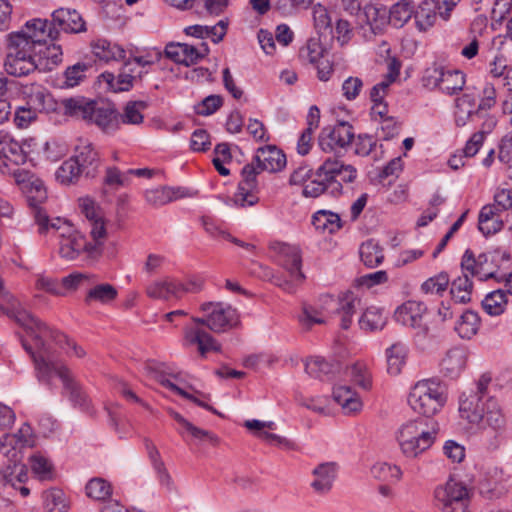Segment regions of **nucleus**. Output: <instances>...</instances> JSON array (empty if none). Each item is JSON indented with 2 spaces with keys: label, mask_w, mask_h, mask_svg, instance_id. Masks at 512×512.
I'll list each match as a JSON object with an SVG mask.
<instances>
[{
  "label": "nucleus",
  "mask_w": 512,
  "mask_h": 512,
  "mask_svg": "<svg viewBox=\"0 0 512 512\" xmlns=\"http://www.w3.org/2000/svg\"><path fill=\"white\" fill-rule=\"evenodd\" d=\"M0 308L10 319L24 328L33 338L38 351L34 352L32 350V352L36 356H43L46 360H51L46 349L45 338L52 339L60 348L66 351L68 356L82 358L86 355L83 347L69 339L65 334L49 327L46 323L23 308L18 302H12L9 306L5 308L0 306Z\"/></svg>",
  "instance_id": "1"
},
{
  "label": "nucleus",
  "mask_w": 512,
  "mask_h": 512,
  "mask_svg": "<svg viewBox=\"0 0 512 512\" xmlns=\"http://www.w3.org/2000/svg\"><path fill=\"white\" fill-rule=\"evenodd\" d=\"M356 177L357 170L352 165L327 158L315 171L314 179L304 185L302 194L311 198L325 193L336 197L342 194V182L352 183Z\"/></svg>",
  "instance_id": "2"
},
{
  "label": "nucleus",
  "mask_w": 512,
  "mask_h": 512,
  "mask_svg": "<svg viewBox=\"0 0 512 512\" xmlns=\"http://www.w3.org/2000/svg\"><path fill=\"white\" fill-rule=\"evenodd\" d=\"M23 348L31 355L37 379L50 385L52 375L58 376L62 383L64 391L69 395L70 401L81 408L88 407V399L80 384L71 375L69 368L62 362L46 360L43 356H36L32 352V347L25 341H22Z\"/></svg>",
  "instance_id": "3"
},
{
  "label": "nucleus",
  "mask_w": 512,
  "mask_h": 512,
  "mask_svg": "<svg viewBox=\"0 0 512 512\" xmlns=\"http://www.w3.org/2000/svg\"><path fill=\"white\" fill-rule=\"evenodd\" d=\"M439 430L438 423L432 418H417L404 423L397 434L402 453L409 458L417 457L432 446Z\"/></svg>",
  "instance_id": "4"
},
{
  "label": "nucleus",
  "mask_w": 512,
  "mask_h": 512,
  "mask_svg": "<svg viewBox=\"0 0 512 512\" xmlns=\"http://www.w3.org/2000/svg\"><path fill=\"white\" fill-rule=\"evenodd\" d=\"M5 71L15 77L27 76L39 67L36 49L18 34H7Z\"/></svg>",
  "instance_id": "5"
},
{
  "label": "nucleus",
  "mask_w": 512,
  "mask_h": 512,
  "mask_svg": "<svg viewBox=\"0 0 512 512\" xmlns=\"http://www.w3.org/2000/svg\"><path fill=\"white\" fill-rule=\"evenodd\" d=\"M447 401L445 387L433 380L417 382L408 396L410 407L417 413L430 418L439 412Z\"/></svg>",
  "instance_id": "6"
},
{
  "label": "nucleus",
  "mask_w": 512,
  "mask_h": 512,
  "mask_svg": "<svg viewBox=\"0 0 512 512\" xmlns=\"http://www.w3.org/2000/svg\"><path fill=\"white\" fill-rule=\"evenodd\" d=\"M59 256L65 261H76L81 259L86 263H94L103 253V241L92 239L88 241L81 232L59 240Z\"/></svg>",
  "instance_id": "7"
},
{
  "label": "nucleus",
  "mask_w": 512,
  "mask_h": 512,
  "mask_svg": "<svg viewBox=\"0 0 512 512\" xmlns=\"http://www.w3.org/2000/svg\"><path fill=\"white\" fill-rule=\"evenodd\" d=\"M434 505L441 512H470V492L467 486L454 478L434 490Z\"/></svg>",
  "instance_id": "8"
},
{
  "label": "nucleus",
  "mask_w": 512,
  "mask_h": 512,
  "mask_svg": "<svg viewBox=\"0 0 512 512\" xmlns=\"http://www.w3.org/2000/svg\"><path fill=\"white\" fill-rule=\"evenodd\" d=\"M355 137L353 126L347 121H338L333 126L324 127L318 137V144L325 153L342 156Z\"/></svg>",
  "instance_id": "9"
},
{
  "label": "nucleus",
  "mask_w": 512,
  "mask_h": 512,
  "mask_svg": "<svg viewBox=\"0 0 512 512\" xmlns=\"http://www.w3.org/2000/svg\"><path fill=\"white\" fill-rule=\"evenodd\" d=\"M491 383L489 374H482L476 382V390L471 391L468 395L463 393L460 397L459 411L462 418L467 419L470 423H478L483 417L486 410V402H483L487 395V389Z\"/></svg>",
  "instance_id": "10"
},
{
  "label": "nucleus",
  "mask_w": 512,
  "mask_h": 512,
  "mask_svg": "<svg viewBox=\"0 0 512 512\" xmlns=\"http://www.w3.org/2000/svg\"><path fill=\"white\" fill-rule=\"evenodd\" d=\"M201 310L208 313V328L221 333L236 327L239 324L238 311L231 305L222 302H206Z\"/></svg>",
  "instance_id": "11"
},
{
  "label": "nucleus",
  "mask_w": 512,
  "mask_h": 512,
  "mask_svg": "<svg viewBox=\"0 0 512 512\" xmlns=\"http://www.w3.org/2000/svg\"><path fill=\"white\" fill-rule=\"evenodd\" d=\"M426 311L427 307L424 303L407 301L397 308L394 317L398 323L415 329V337L418 340H424L429 332V328L424 322Z\"/></svg>",
  "instance_id": "12"
},
{
  "label": "nucleus",
  "mask_w": 512,
  "mask_h": 512,
  "mask_svg": "<svg viewBox=\"0 0 512 512\" xmlns=\"http://www.w3.org/2000/svg\"><path fill=\"white\" fill-rule=\"evenodd\" d=\"M262 171L252 161L246 164L241 170L242 180L238 184V190L234 195L235 204L245 207L253 206L258 203V181L257 175Z\"/></svg>",
  "instance_id": "13"
},
{
  "label": "nucleus",
  "mask_w": 512,
  "mask_h": 512,
  "mask_svg": "<svg viewBox=\"0 0 512 512\" xmlns=\"http://www.w3.org/2000/svg\"><path fill=\"white\" fill-rule=\"evenodd\" d=\"M9 34L22 36L28 42V45L34 49L46 44L48 40L57 41V32L48 19L34 18L28 20L20 30Z\"/></svg>",
  "instance_id": "14"
},
{
  "label": "nucleus",
  "mask_w": 512,
  "mask_h": 512,
  "mask_svg": "<svg viewBox=\"0 0 512 512\" xmlns=\"http://www.w3.org/2000/svg\"><path fill=\"white\" fill-rule=\"evenodd\" d=\"M325 308H331L334 314L340 316V325L342 329H349L352 324V318L360 307V299L351 291L343 293L338 298L327 295L322 298Z\"/></svg>",
  "instance_id": "15"
},
{
  "label": "nucleus",
  "mask_w": 512,
  "mask_h": 512,
  "mask_svg": "<svg viewBox=\"0 0 512 512\" xmlns=\"http://www.w3.org/2000/svg\"><path fill=\"white\" fill-rule=\"evenodd\" d=\"M51 26L57 32V41L63 35L80 33L86 30L85 22L76 9L60 7L51 14Z\"/></svg>",
  "instance_id": "16"
},
{
  "label": "nucleus",
  "mask_w": 512,
  "mask_h": 512,
  "mask_svg": "<svg viewBox=\"0 0 512 512\" xmlns=\"http://www.w3.org/2000/svg\"><path fill=\"white\" fill-rule=\"evenodd\" d=\"M34 445V435L31 426L23 423L17 433L5 434L0 440V452L9 460H17L20 450Z\"/></svg>",
  "instance_id": "17"
},
{
  "label": "nucleus",
  "mask_w": 512,
  "mask_h": 512,
  "mask_svg": "<svg viewBox=\"0 0 512 512\" xmlns=\"http://www.w3.org/2000/svg\"><path fill=\"white\" fill-rule=\"evenodd\" d=\"M147 368H148V371L151 373L152 377L157 382H159L163 387L169 389L170 391L174 392L175 394H178V395L182 396L183 398H185L187 400L192 401L193 403H195L199 407H202V408L212 412L213 414H216L218 416H222V414L219 411H217L214 407L210 406L208 403H206L205 401L201 400L199 397L195 396L194 394L188 393L187 391H185L184 389L180 388L175 383L170 381L167 378V375L172 376L174 379H177L178 376L177 375H172L171 373H169L166 370L167 367H166L165 364H163V363H161V364L160 363L149 364L147 366Z\"/></svg>",
  "instance_id": "18"
},
{
  "label": "nucleus",
  "mask_w": 512,
  "mask_h": 512,
  "mask_svg": "<svg viewBox=\"0 0 512 512\" xmlns=\"http://www.w3.org/2000/svg\"><path fill=\"white\" fill-rule=\"evenodd\" d=\"M196 327L185 329V339L191 345H197L201 356H205L210 351H220L221 346L207 331L200 326L208 327V314L206 317H193Z\"/></svg>",
  "instance_id": "19"
},
{
  "label": "nucleus",
  "mask_w": 512,
  "mask_h": 512,
  "mask_svg": "<svg viewBox=\"0 0 512 512\" xmlns=\"http://www.w3.org/2000/svg\"><path fill=\"white\" fill-rule=\"evenodd\" d=\"M271 249L278 253L281 265L294 281L302 282L305 279L301 270L302 257L298 247L275 242L271 244Z\"/></svg>",
  "instance_id": "20"
},
{
  "label": "nucleus",
  "mask_w": 512,
  "mask_h": 512,
  "mask_svg": "<svg viewBox=\"0 0 512 512\" xmlns=\"http://www.w3.org/2000/svg\"><path fill=\"white\" fill-rule=\"evenodd\" d=\"M143 73L142 70H138V72L135 73L133 63L124 62L117 76L111 72H104L100 77L108 84L113 92H125L129 91L134 84L142 81Z\"/></svg>",
  "instance_id": "21"
},
{
  "label": "nucleus",
  "mask_w": 512,
  "mask_h": 512,
  "mask_svg": "<svg viewBox=\"0 0 512 512\" xmlns=\"http://www.w3.org/2000/svg\"><path fill=\"white\" fill-rule=\"evenodd\" d=\"M24 95L27 98V104L32 106L35 111L46 114L58 112L61 107V101L58 102L52 94L39 84H31L24 88Z\"/></svg>",
  "instance_id": "22"
},
{
  "label": "nucleus",
  "mask_w": 512,
  "mask_h": 512,
  "mask_svg": "<svg viewBox=\"0 0 512 512\" xmlns=\"http://www.w3.org/2000/svg\"><path fill=\"white\" fill-rule=\"evenodd\" d=\"M252 161L262 172L281 171L287 162L283 151L272 145L258 148Z\"/></svg>",
  "instance_id": "23"
},
{
  "label": "nucleus",
  "mask_w": 512,
  "mask_h": 512,
  "mask_svg": "<svg viewBox=\"0 0 512 512\" xmlns=\"http://www.w3.org/2000/svg\"><path fill=\"white\" fill-rule=\"evenodd\" d=\"M79 208L91 225L90 235L92 239L103 241L106 237V228L101 210L95 201L88 197L80 198Z\"/></svg>",
  "instance_id": "24"
},
{
  "label": "nucleus",
  "mask_w": 512,
  "mask_h": 512,
  "mask_svg": "<svg viewBox=\"0 0 512 512\" xmlns=\"http://www.w3.org/2000/svg\"><path fill=\"white\" fill-rule=\"evenodd\" d=\"M95 100L83 96L64 98L61 100V107L65 116L81 119L86 122L93 119V106Z\"/></svg>",
  "instance_id": "25"
},
{
  "label": "nucleus",
  "mask_w": 512,
  "mask_h": 512,
  "mask_svg": "<svg viewBox=\"0 0 512 512\" xmlns=\"http://www.w3.org/2000/svg\"><path fill=\"white\" fill-rule=\"evenodd\" d=\"M72 159L79 164V168L87 178H93L100 166V157L91 143L79 145Z\"/></svg>",
  "instance_id": "26"
},
{
  "label": "nucleus",
  "mask_w": 512,
  "mask_h": 512,
  "mask_svg": "<svg viewBox=\"0 0 512 512\" xmlns=\"http://www.w3.org/2000/svg\"><path fill=\"white\" fill-rule=\"evenodd\" d=\"M467 357L468 354L464 348H451L441 361V372L450 379L457 378L466 366Z\"/></svg>",
  "instance_id": "27"
},
{
  "label": "nucleus",
  "mask_w": 512,
  "mask_h": 512,
  "mask_svg": "<svg viewBox=\"0 0 512 512\" xmlns=\"http://www.w3.org/2000/svg\"><path fill=\"white\" fill-rule=\"evenodd\" d=\"M88 123H94L102 131L110 133L119 128L118 113L113 105L96 104L93 106V119H89Z\"/></svg>",
  "instance_id": "28"
},
{
  "label": "nucleus",
  "mask_w": 512,
  "mask_h": 512,
  "mask_svg": "<svg viewBox=\"0 0 512 512\" xmlns=\"http://www.w3.org/2000/svg\"><path fill=\"white\" fill-rule=\"evenodd\" d=\"M26 200L34 220L41 221V224H43L47 220V212L41 205L47 200V191L42 181L35 180L31 182Z\"/></svg>",
  "instance_id": "29"
},
{
  "label": "nucleus",
  "mask_w": 512,
  "mask_h": 512,
  "mask_svg": "<svg viewBox=\"0 0 512 512\" xmlns=\"http://www.w3.org/2000/svg\"><path fill=\"white\" fill-rule=\"evenodd\" d=\"M336 475V463L326 462L319 464L313 470L314 480L311 482V487L319 494H326L332 489Z\"/></svg>",
  "instance_id": "30"
},
{
  "label": "nucleus",
  "mask_w": 512,
  "mask_h": 512,
  "mask_svg": "<svg viewBox=\"0 0 512 512\" xmlns=\"http://www.w3.org/2000/svg\"><path fill=\"white\" fill-rule=\"evenodd\" d=\"M440 11H444L436 0H423L418 8L414 10V19L417 28L420 31H426L431 28L440 16Z\"/></svg>",
  "instance_id": "31"
},
{
  "label": "nucleus",
  "mask_w": 512,
  "mask_h": 512,
  "mask_svg": "<svg viewBox=\"0 0 512 512\" xmlns=\"http://www.w3.org/2000/svg\"><path fill=\"white\" fill-rule=\"evenodd\" d=\"M479 428L482 429H494L508 431L507 420L502 413L496 400L492 397L486 401V410L483 413V417L478 422Z\"/></svg>",
  "instance_id": "32"
},
{
  "label": "nucleus",
  "mask_w": 512,
  "mask_h": 512,
  "mask_svg": "<svg viewBox=\"0 0 512 512\" xmlns=\"http://www.w3.org/2000/svg\"><path fill=\"white\" fill-rule=\"evenodd\" d=\"M37 59L39 60L38 70L51 71L59 63L62 62V47L56 41H51V44H43L36 49Z\"/></svg>",
  "instance_id": "33"
},
{
  "label": "nucleus",
  "mask_w": 512,
  "mask_h": 512,
  "mask_svg": "<svg viewBox=\"0 0 512 512\" xmlns=\"http://www.w3.org/2000/svg\"><path fill=\"white\" fill-rule=\"evenodd\" d=\"M385 353L387 359V372L392 376L399 375L408 358V346L401 341H397L388 347Z\"/></svg>",
  "instance_id": "34"
},
{
  "label": "nucleus",
  "mask_w": 512,
  "mask_h": 512,
  "mask_svg": "<svg viewBox=\"0 0 512 512\" xmlns=\"http://www.w3.org/2000/svg\"><path fill=\"white\" fill-rule=\"evenodd\" d=\"M93 55L104 62L125 60L126 51L116 43L106 39H98L91 43Z\"/></svg>",
  "instance_id": "35"
},
{
  "label": "nucleus",
  "mask_w": 512,
  "mask_h": 512,
  "mask_svg": "<svg viewBox=\"0 0 512 512\" xmlns=\"http://www.w3.org/2000/svg\"><path fill=\"white\" fill-rule=\"evenodd\" d=\"M334 400L342 407L345 414L359 412L362 401L358 394L347 385H339L333 389Z\"/></svg>",
  "instance_id": "36"
},
{
  "label": "nucleus",
  "mask_w": 512,
  "mask_h": 512,
  "mask_svg": "<svg viewBox=\"0 0 512 512\" xmlns=\"http://www.w3.org/2000/svg\"><path fill=\"white\" fill-rule=\"evenodd\" d=\"M181 282L175 279L166 278L155 281L147 287V294L151 298L168 300L181 297Z\"/></svg>",
  "instance_id": "37"
},
{
  "label": "nucleus",
  "mask_w": 512,
  "mask_h": 512,
  "mask_svg": "<svg viewBox=\"0 0 512 512\" xmlns=\"http://www.w3.org/2000/svg\"><path fill=\"white\" fill-rule=\"evenodd\" d=\"M359 16L370 26L374 34L381 32L386 24L389 23L388 11L384 6L366 4L363 6V12Z\"/></svg>",
  "instance_id": "38"
},
{
  "label": "nucleus",
  "mask_w": 512,
  "mask_h": 512,
  "mask_svg": "<svg viewBox=\"0 0 512 512\" xmlns=\"http://www.w3.org/2000/svg\"><path fill=\"white\" fill-rule=\"evenodd\" d=\"M485 262L484 254L477 257L471 249H466L461 258V269L463 274L477 277L481 281L491 279V273L484 274L483 263Z\"/></svg>",
  "instance_id": "39"
},
{
  "label": "nucleus",
  "mask_w": 512,
  "mask_h": 512,
  "mask_svg": "<svg viewBox=\"0 0 512 512\" xmlns=\"http://www.w3.org/2000/svg\"><path fill=\"white\" fill-rule=\"evenodd\" d=\"M42 503L45 512H68L70 500L63 490L51 488L42 493Z\"/></svg>",
  "instance_id": "40"
},
{
  "label": "nucleus",
  "mask_w": 512,
  "mask_h": 512,
  "mask_svg": "<svg viewBox=\"0 0 512 512\" xmlns=\"http://www.w3.org/2000/svg\"><path fill=\"white\" fill-rule=\"evenodd\" d=\"M485 262L483 263L484 274L491 273V279L499 280L498 270L507 269L510 262V253L501 249H495L492 252L483 253Z\"/></svg>",
  "instance_id": "41"
},
{
  "label": "nucleus",
  "mask_w": 512,
  "mask_h": 512,
  "mask_svg": "<svg viewBox=\"0 0 512 512\" xmlns=\"http://www.w3.org/2000/svg\"><path fill=\"white\" fill-rule=\"evenodd\" d=\"M15 164L22 165L27 161V154L22 145L8 136H4L0 141V159Z\"/></svg>",
  "instance_id": "42"
},
{
  "label": "nucleus",
  "mask_w": 512,
  "mask_h": 512,
  "mask_svg": "<svg viewBox=\"0 0 512 512\" xmlns=\"http://www.w3.org/2000/svg\"><path fill=\"white\" fill-rule=\"evenodd\" d=\"M340 369L338 362H328L323 357L315 356L305 363V371L312 377L323 379L329 377Z\"/></svg>",
  "instance_id": "43"
},
{
  "label": "nucleus",
  "mask_w": 512,
  "mask_h": 512,
  "mask_svg": "<svg viewBox=\"0 0 512 512\" xmlns=\"http://www.w3.org/2000/svg\"><path fill=\"white\" fill-rule=\"evenodd\" d=\"M312 224L316 230L335 233L342 227L340 216L328 210H319L312 216Z\"/></svg>",
  "instance_id": "44"
},
{
  "label": "nucleus",
  "mask_w": 512,
  "mask_h": 512,
  "mask_svg": "<svg viewBox=\"0 0 512 512\" xmlns=\"http://www.w3.org/2000/svg\"><path fill=\"white\" fill-rule=\"evenodd\" d=\"M508 431L479 428V443L487 452H494L506 443Z\"/></svg>",
  "instance_id": "45"
},
{
  "label": "nucleus",
  "mask_w": 512,
  "mask_h": 512,
  "mask_svg": "<svg viewBox=\"0 0 512 512\" xmlns=\"http://www.w3.org/2000/svg\"><path fill=\"white\" fill-rule=\"evenodd\" d=\"M359 253L362 262L368 268H375L384 260L383 249L374 239H369L362 243Z\"/></svg>",
  "instance_id": "46"
},
{
  "label": "nucleus",
  "mask_w": 512,
  "mask_h": 512,
  "mask_svg": "<svg viewBox=\"0 0 512 512\" xmlns=\"http://www.w3.org/2000/svg\"><path fill=\"white\" fill-rule=\"evenodd\" d=\"M387 316L381 308L368 307L359 319L360 328L365 331L382 330L386 325Z\"/></svg>",
  "instance_id": "47"
},
{
  "label": "nucleus",
  "mask_w": 512,
  "mask_h": 512,
  "mask_svg": "<svg viewBox=\"0 0 512 512\" xmlns=\"http://www.w3.org/2000/svg\"><path fill=\"white\" fill-rule=\"evenodd\" d=\"M414 15V5L410 0H400L388 12L389 23L401 28Z\"/></svg>",
  "instance_id": "48"
},
{
  "label": "nucleus",
  "mask_w": 512,
  "mask_h": 512,
  "mask_svg": "<svg viewBox=\"0 0 512 512\" xmlns=\"http://www.w3.org/2000/svg\"><path fill=\"white\" fill-rule=\"evenodd\" d=\"M507 303L506 291L497 289L486 295L482 300V307L487 314L499 316L504 313Z\"/></svg>",
  "instance_id": "49"
},
{
  "label": "nucleus",
  "mask_w": 512,
  "mask_h": 512,
  "mask_svg": "<svg viewBox=\"0 0 512 512\" xmlns=\"http://www.w3.org/2000/svg\"><path fill=\"white\" fill-rule=\"evenodd\" d=\"M183 195L180 194V189H173L170 187H158L149 189L145 192L146 201L153 206H163L173 200H176Z\"/></svg>",
  "instance_id": "50"
},
{
  "label": "nucleus",
  "mask_w": 512,
  "mask_h": 512,
  "mask_svg": "<svg viewBox=\"0 0 512 512\" xmlns=\"http://www.w3.org/2000/svg\"><path fill=\"white\" fill-rule=\"evenodd\" d=\"M148 107L145 101H129L123 110L118 114V120L123 124L138 125L143 122L142 112Z\"/></svg>",
  "instance_id": "51"
},
{
  "label": "nucleus",
  "mask_w": 512,
  "mask_h": 512,
  "mask_svg": "<svg viewBox=\"0 0 512 512\" xmlns=\"http://www.w3.org/2000/svg\"><path fill=\"white\" fill-rule=\"evenodd\" d=\"M118 295L116 288L108 283L98 284L90 288L85 297V303L100 302L108 304L112 302Z\"/></svg>",
  "instance_id": "52"
},
{
  "label": "nucleus",
  "mask_w": 512,
  "mask_h": 512,
  "mask_svg": "<svg viewBox=\"0 0 512 512\" xmlns=\"http://www.w3.org/2000/svg\"><path fill=\"white\" fill-rule=\"evenodd\" d=\"M479 325L480 318L478 314L468 310L461 315L460 321L457 323L455 330L461 338L470 339L477 333Z\"/></svg>",
  "instance_id": "53"
},
{
  "label": "nucleus",
  "mask_w": 512,
  "mask_h": 512,
  "mask_svg": "<svg viewBox=\"0 0 512 512\" xmlns=\"http://www.w3.org/2000/svg\"><path fill=\"white\" fill-rule=\"evenodd\" d=\"M473 282L467 274L453 280L450 293L457 303H467L471 299Z\"/></svg>",
  "instance_id": "54"
},
{
  "label": "nucleus",
  "mask_w": 512,
  "mask_h": 512,
  "mask_svg": "<svg viewBox=\"0 0 512 512\" xmlns=\"http://www.w3.org/2000/svg\"><path fill=\"white\" fill-rule=\"evenodd\" d=\"M84 175L79 164L72 157L64 161L56 170L55 177L61 184L69 185L76 183L80 176Z\"/></svg>",
  "instance_id": "55"
},
{
  "label": "nucleus",
  "mask_w": 512,
  "mask_h": 512,
  "mask_svg": "<svg viewBox=\"0 0 512 512\" xmlns=\"http://www.w3.org/2000/svg\"><path fill=\"white\" fill-rule=\"evenodd\" d=\"M90 69H92V65L88 62H78L67 67L63 73V86L66 88L78 86L86 78V73Z\"/></svg>",
  "instance_id": "56"
},
{
  "label": "nucleus",
  "mask_w": 512,
  "mask_h": 512,
  "mask_svg": "<svg viewBox=\"0 0 512 512\" xmlns=\"http://www.w3.org/2000/svg\"><path fill=\"white\" fill-rule=\"evenodd\" d=\"M465 74L460 70H445L440 90L447 95H454L465 85Z\"/></svg>",
  "instance_id": "57"
},
{
  "label": "nucleus",
  "mask_w": 512,
  "mask_h": 512,
  "mask_svg": "<svg viewBox=\"0 0 512 512\" xmlns=\"http://www.w3.org/2000/svg\"><path fill=\"white\" fill-rule=\"evenodd\" d=\"M86 495L98 501H104L112 494L111 484L103 478H92L85 486Z\"/></svg>",
  "instance_id": "58"
},
{
  "label": "nucleus",
  "mask_w": 512,
  "mask_h": 512,
  "mask_svg": "<svg viewBox=\"0 0 512 512\" xmlns=\"http://www.w3.org/2000/svg\"><path fill=\"white\" fill-rule=\"evenodd\" d=\"M325 49L319 39L310 38L306 45L299 50V59L303 62L316 64L324 57Z\"/></svg>",
  "instance_id": "59"
},
{
  "label": "nucleus",
  "mask_w": 512,
  "mask_h": 512,
  "mask_svg": "<svg viewBox=\"0 0 512 512\" xmlns=\"http://www.w3.org/2000/svg\"><path fill=\"white\" fill-rule=\"evenodd\" d=\"M371 473L380 481H398L402 476L401 469L394 464L379 462L372 466Z\"/></svg>",
  "instance_id": "60"
},
{
  "label": "nucleus",
  "mask_w": 512,
  "mask_h": 512,
  "mask_svg": "<svg viewBox=\"0 0 512 512\" xmlns=\"http://www.w3.org/2000/svg\"><path fill=\"white\" fill-rule=\"evenodd\" d=\"M449 284V276L447 273H440L434 277L427 279L422 285L421 289L424 293L428 294H441L444 292Z\"/></svg>",
  "instance_id": "61"
},
{
  "label": "nucleus",
  "mask_w": 512,
  "mask_h": 512,
  "mask_svg": "<svg viewBox=\"0 0 512 512\" xmlns=\"http://www.w3.org/2000/svg\"><path fill=\"white\" fill-rule=\"evenodd\" d=\"M444 73V67L437 64H433L432 66L428 67L424 72L423 85L429 89L438 88L440 90Z\"/></svg>",
  "instance_id": "62"
},
{
  "label": "nucleus",
  "mask_w": 512,
  "mask_h": 512,
  "mask_svg": "<svg viewBox=\"0 0 512 512\" xmlns=\"http://www.w3.org/2000/svg\"><path fill=\"white\" fill-rule=\"evenodd\" d=\"M298 318L301 325L306 329H310L315 324L324 323L321 311L318 308L307 304L303 305L302 313Z\"/></svg>",
  "instance_id": "63"
},
{
  "label": "nucleus",
  "mask_w": 512,
  "mask_h": 512,
  "mask_svg": "<svg viewBox=\"0 0 512 512\" xmlns=\"http://www.w3.org/2000/svg\"><path fill=\"white\" fill-rule=\"evenodd\" d=\"M223 105L220 95H209L195 106V112L201 116H209L215 113Z\"/></svg>",
  "instance_id": "64"
}]
</instances>
